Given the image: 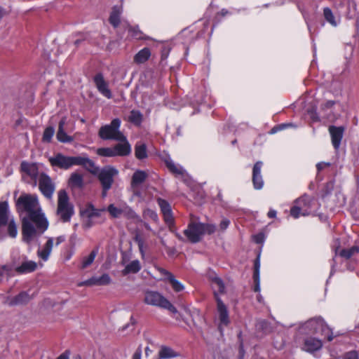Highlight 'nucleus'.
<instances>
[{
  "mask_svg": "<svg viewBox=\"0 0 359 359\" xmlns=\"http://www.w3.org/2000/svg\"><path fill=\"white\" fill-rule=\"evenodd\" d=\"M16 209L18 212H25L28 219H22V239L29 243L37 234L43 233L48 226V222L41 212L36 195L22 194L16 201Z\"/></svg>",
  "mask_w": 359,
  "mask_h": 359,
  "instance_id": "1",
  "label": "nucleus"
},
{
  "mask_svg": "<svg viewBox=\"0 0 359 359\" xmlns=\"http://www.w3.org/2000/svg\"><path fill=\"white\" fill-rule=\"evenodd\" d=\"M299 330L303 334L320 333L330 341L333 339L331 330L327 327L324 320L320 317L311 318L299 327Z\"/></svg>",
  "mask_w": 359,
  "mask_h": 359,
  "instance_id": "2",
  "label": "nucleus"
},
{
  "mask_svg": "<svg viewBox=\"0 0 359 359\" xmlns=\"http://www.w3.org/2000/svg\"><path fill=\"white\" fill-rule=\"evenodd\" d=\"M74 214V208L69 202V198L65 189L57 193V204L56 215L62 222H69Z\"/></svg>",
  "mask_w": 359,
  "mask_h": 359,
  "instance_id": "3",
  "label": "nucleus"
},
{
  "mask_svg": "<svg viewBox=\"0 0 359 359\" xmlns=\"http://www.w3.org/2000/svg\"><path fill=\"white\" fill-rule=\"evenodd\" d=\"M144 302L148 305L167 309L172 313H177V309L170 301L156 291L147 290L144 292Z\"/></svg>",
  "mask_w": 359,
  "mask_h": 359,
  "instance_id": "4",
  "label": "nucleus"
},
{
  "mask_svg": "<svg viewBox=\"0 0 359 359\" xmlns=\"http://www.w3.org/2000/svg\"><path fill=\"white\" fill-rule=\"evenodd\" d=\"M121 120L118 118L113 119L108 125L102 126L99 130V137L104 140H125V135L119 130Z\"/></svg>",
  "mask_w": 359,
  "mask_h": 359,
  "instance_id": "5",
  "label": "nucleus"
},
{
  "mask_svg": "<svg viewBox=\"0 0 359 359\" xmlns=\"http://www.w3.org/2000/svg\"><path fill=\"white\" fill-rule=\"evenodd\" d=\"M118 171L111 165L104 166L100 170L96 176L102 186V196L105 197L108 191L112 187L114 182V177L118 175Z\"/></svg>",
  "mask_w": 359,
  "mask_h": 359,
  "instance_id": "6",
  "label": "nucleus"
},
{
  "mask_svg": "<svg viewBox=\"0 0 359 359\" xmlns=\"http://www.w3.org/2000/svg\"><path fill=\"white\" fill-rule=\"evenodd\" d=\"M78 156H67L60 153L57 154L49 158V162L52 166L57 167L60 169L67 170L73 165H76Z\"/></svg>",
  "mask_w": 359,
  "mask_h": 359,
  "instance_id": "7",
  "label": "nucleus"
},
{
  "mask_svg": "<svg viewBox=\"0 0 359 359\" xmlns=\"http://www.w3.org/2000/svg\"><path fill=\"white\" fill-rule=\"evenodd\" d=\"M39 189L41 194L48 199H51L55 190L52 179L45 172H41L37 180Z\"/></svg>",
  "mask_w": 359,
  "mask_h": 359,
  "instance_id": "8",
  "label": "nucleus"
},
{
  "mask_svg": "<svg viewBox=\"0 0 359 359\" xmlns=\"http://www.w3.org/2000/svg\"><path fill=\"white\" fill-rule=\"evenodd\" d=\"M201 222H191L189 224L187 229L184 231V235L188 240L196 243L200 241L203 236V229Z\"/></svg>",
  "mask_w": 359,
  "mask_h": 359,
  "instance_id": "9",
  "label": "nucleus"
},
{
  "mask_svg": "<svg viewBox=\"0 0 359 359\" xmlns=\"http://www.w3.org/2000/svg\"><path fill=\"white\" fill-rule=\"evenodd\" d=\"M147 177V173L143 170H138L133 173L130 182V190L134 196L142 197L140 184L146 180Z\"/></svg>",
  "mask_w": 359,
  "mask_h": 359,
  "instance_id": "10",
  "label": "nucleus"
},
{
  "mask_svg": "<svg viewBox=\"0 0 359 359\" xmlns=\"http://www.w3.org/2000/svg\"><path fill=\"white\" fill-rule=\"evenodd\" d=\"M20 170L30 177L33 181L34 187L36 186L40 174L39 173V168L36 163L22 161L20 164Z\"/></svg>",
  "mask_w": 359,
  "mask_h": 359,
  "instance_id": "11",
  "label": "nucleus"
},
{
  "mask_svg": "<svg viewBox=\"0 0 359 359\" xmlns=\"http://www.w3.org/2000/svg\"><path fill=\"white\" fill-rule=\"evenodd\" d=\"M157 203L163 215L165 222L168 225L171 230L172 226L174 225V217L172 213L170 205L167 201L161 198H157Z\"/></svg>",
  "mask_w": 359,
  "mask_h": 359,
  "instance_id": "12",
  "label": "nucleus"
},
{
  "mask_svg": "<svg viewBox=\"0 0 359 359\" xmlns=\"http://www.w3.org/2000/svg\"><path fill=\"white\" fill-rule=\"evenodd\" d=\"M328 131L331 137V141L333 147L335 150H338L340 147L341 142L344 137L345 127L330 126L328 128Z\"/></svg>",
  "mask_w": 359,
  "mask_h": 359,
  "instance_id": "13",
  "label": "nucleus"
},
{
  "mask_svg": "<svg viewBox=\"0 0 359 359\" xmlns=\"http://www.w3.org/2000/svg\"><path fill=\"white\" fill-rule=\"evenodd\" d=\"M215 300L217 302V310L219 315L220 324L228 325L229 323V311L226 306L224 304L217 294L215 292Z\"/></svg>",
  "mask_w": 359,
  "mask_h": 359,
  "instance_id": "14",
  "label": "nucleus"
},
{
  "mask_svg": "<svg viewBox=\"0 0 359 359\" xmlns=\"http://www.w3.org/2000/svg\"><path fill=\"white\" fill-rule=\"evenodd\" d=\"M95 84L99 92L104 97L110 99L112 97L111 92L108 87V83L105 81L102 74H97L94 77Z\"/></svg>",
  "mask_w": 359,
  "mask_h": 359,
  "instance_id": "15",
  "label": "nucleus"
},
{
  "mask_svg": "<svg viewBox=\"0 0 359 359\" xmlns=\"http://www.w3.org/2000/svg\"><path fill=\"white\" fill-rule=\"evenodd\" d=\"M119 142L113 147L115 156H127L131 153V146L125 136V140H116Z\"/></svg>",
  "mask_w": 359,
  "mask_h": 359,
  "instance_id": "16",
  "label": "nucleus"
},
{
  "mask_svg": "<svg viewBox=\"0 0 359 359\" xmlns=\"http://www.w3.org/2000/svg\"><path fill=\"white\" fill-rule=\"evenodd\" d=\"M262 167V162L257 161L255 163L252 169V182L255 189H260L264 185L262 177L261 175V169Z\"/></svg>",
  "mask_w": 359,
  "mask_h": 359,
  "instance_id": "17",
  "label": "nucleus"
},
{
  "mask_svg": "<svg viewBox=\"0 0 359 359\" xmlns=\"http://www.w3.org/2000/svg\"><path fill=\"white\" fill-rule=\"evenodd\" d=\"M323 346L321 340L314 337H307L304 339L302 349L307 352H314Z\"/></svg>",
  "mask_w": 359,
  "mask_h": 359,
  "instance_id": "18",
  "label": "nucleus"
},
{
  "mask_svg": "<svg viewBox=\"0 0 359 359\" xmlns=\"http://www.w3.org/2000/svg\"><path fill=\"white\" fill-rule=\"evenodd\" d=\"M158 271L165 277L175 292H180L184 290L183 285L175 279L172 273L163 268H159Z\"/></svg>",
  "mask_w": 359,
  "mask_h": 359,
  "instance_id": "19",
  "label": "nucleus"
},
{
  "mask_svg": "<svg viewBox=\"0 0 359 359\" xmlns=\"http://www.w3.org/2000/svg\"><path fill=\"white\" fill-rule=\"evenodd\" d=\"M311 202L312 198L309 196L304 195L295 200L294 203L298 205L299 208H301L303 216H307L310 214Z\"/></svg>",
  "mask_w": 359,
  "mask_h": 359,
  "instance_id": "20",
  "label": "nucleus"
},
{
  "mask_svg": "<svg viewBox=\"0 0 359 359\" xmlns=\"http://www.w3.org/2000/svg\"><path fill=\"white\" fill-rule=\"evenodd\" d=\"M123 12L122 6H114L109 15V22L114 28H117L121 23V15Z\"/></svg>",
  "mask_w": 359,
  "mask_h": 359,
  "instance_id": "21",
  "label": "nucleus"
},
{
  "mask_svg": "<svg viewBox=\"0 0 359 359\" xmlns=\"http://www.w3.org/2000/svg\"><path fill=\"white\" fill-rule=\"evenodd\" d=\"M77 159L79 163H77L76 165H82L93 175H96L100 170L99 167L88 158L78 156Z\"/></svg>",
  "mask_w": 359,
  "mask_h": 359,
  "instance_id": "22",
  "label": "nucleus"
},
{
  "mask_svg": "<svg viewBox=\"0 0 359 359\" xmlns=\"http://www.w3.org/2000/svg\"><path fill=\"white\" fill-rule=\"evenodd\" d=\"M31 297L27 292H21L18 295L9 299L8 304L11 306L22 305L28 303Z\"/></svg>",
  "mask_w": 359,
  "mask_h": 359,
  "instance_id": "23",
  "label": "nucleus"
},
{
  "mask_svg": "<svg viewBox=\"0 0 359 359\" xmlns=\"http://www.w3.org/2000/svg\"><path fill=\"white\" fill-rule=\"evenodd\" d=\"M66 124V118L63 117L59 122L58 130L56 135L57 139L61 142H71L73 141V138L67 135L65 132L64 126Z\"/></svg>",
  "mask_w": 359,
  "mask_h": 359,
  "instance_id": "24",
  "label": "nucleus"
},
{
  "mask_svg": "<svg viewBox=\"0 0 359 359\" xmlns=\"http://www.w3.org/2000/svg\"><path fill=\"white\" fill-rule=\"evenodd\" d=\"M68 185L72 189H81L83 187V177L78 172L71 174Z\"/></svg>",
  "mask_w": 359,
  "mask_h": 359,
  "instance_id": "25",
  "label": "nucleus"
},
{
  "mask_svg": "<svg viewBox=\"0 0 359 359\" xmlns=\"http://www.w3.org/2000/svg\"><path fill=\"white\" fill-rule=\"evenodd\" d=\"M37 268V264L34 261L23 262L19 266L15 268L18 273H27L34 271Z\"/></svg>",
  "mask_w": 359,
  "mask_h": 359,
  "instance_id": "26",
  "label": "nucleus"
},
{
  "mask_svg": "<svg viewBox=\"0 0 359 359\" xmlns=\"http://www.w3.org/2000/svg\"><path fill=\"white\" fill-rule=\"evenodd\" d=\"M53 246V238H49L47 242L45 243L42 250H39L37 252L38 256L43 260H48L49 255L52 251Z\"/></svg>",
  "mask_w": 359,
  "mask_h": 359,
  "instance_id": "27",
  "label": "nucleus"
},
{
  "mask_svg": "<svg viewBox=\"0 0 359 359\" xmlns=\"http://www.w3.org/2000/svg\"><path fill=\"white\" fill-rule=\"evenodd\" d=\"M151 54V50L149 48H144L135 54L133 61L138 65L143 64L149 59Z\"/></svg>",
  "mask_w": 359,
  "mask_h": 359,
  "instance_id": "28",
  "label": "nucleus"
},
{
  "mask_svg": "<svg viewBox=\"0 0 359 359\" xmlns=\"http://www.w3.org/2000/svg\"><path fill=\"white\" fill-rule=\"evenodd\" d=\"M100 210L95 208L91 203H88L85 209L81 210L80 213L81 216L86 217L88 219H92L93 217H100Z\"/></svg>",
  "mask_w": 359,
  "mask_h": 359,
  "instance_id": "29",
  "label": "nucleus"
},
{
  "mask_svg": "<svg viewBox=\"0 0 359 359\" xmlns=\"http://www.w3.org/2000/svg\"><path fill=\"white\" fill-rule=\"evenodd\" d=\"M259 268H260V259L259 255L256 258L254 263V273L253 279L255 282L254 291L258 292L260 291L259 286Z\"/></svg>",
  "mask_w": 359,
  "mask_h": 359,
  "instance_id": "30",
  "label": "nucleus"
},
{
  "mask_svg": "<svg viewBox=\"0 0 359 359\" xmlns=\"http://www.w3.org/2000/svg\"><path fill=\"white\" fill-rule=\"evenodd\" d=\"M164 163L168 169L172 173L177 175H182L184 174L183 168L180 166L175 165L170 156H168L164 158Z\"/></svg>",
  "mask_w": 359,
  "mask_h": 359,
  "instance_id": "31",
  "label": "nucleus"
},
{
  "mask_svg": "<svg viewBox=\"0 0 359 359\" xmlns=\"http://www.w3.org/2000/svg\"><path fill=\"white\" fill-rule=\"evenodd\" d=\"M212 287L214 290V296L215 297V292L219 296V294L225 292V286L222 280L218 277H215L212 279Z\"/></svg>",
  "mask_w": 359,
  "mask_h": 359,
  "instance_id": "32",
  "label": "nucleus"
},
{
  "mask_svg": "<svg viewBox=\"0 0 359 359\" xmlns=\"http://www.w3.org/2000/svg\"><path fill=\"white\" fill-rule=\"evenodd\" d=\"M143 120V115L142 114L138 111V110H132L130 112V114L128 117V121L135 125V126H140Z\"/></svg>",
  "mask_w": 359,
  "mask_h": 359,
  "instance_id": "33",
  "label": "nucleus"
},
{
  "mask_svg": "<svg viewBox=\"0 0 359 359\" xmlns=\"http://www.w3.org/2000/svg\"><path fill=\"white\" fill-rule=\"evenodd\" d=\"M135 156L139 160L147 158V146L144 143H137L135 146Z\"/></svg>",
  "mask_w": 359,
  "mask_h": 359,
  "instance_id": "34",
  "label": "nucleus"
},
{
  "mask_svg": "<svg viewBox=\"0 0 359 359\" xmlns=\"http://www.w3.org/2000/svg\"><path fill=\"white\" fill-rule=\"evenodd\" d=\"M141 269L140 262L138 260L132 261L122 271V274L126 276L129 273H136Z\"/></svg>",
  "mask_w": 359,
  "mask_h": 359,
  "instance_id": "35",
  "label": "nucleus"
},
{
  "mask_svg": "<svg viewBox=\"0 0 359 359\" xmlns=\"http://www.w3.org/2000/svg\"><path fill=\"white\" fill-rule=\"evenodd\" d=\"M177 355L178 354L175 353L173 349L168 346H162L158 352L160 359H168L175 358Z\"/></svg>",
  "mask_w": 359,
  "mask_h": 359,
  "instance_id": "36",
  "label": "nucleus"
},
{
  "mask_svg": "<svg viewBox=\"0 0 359 359\" xmlns=\"http://www.w3.org/2000/svg\"><path fill=\"white\" fill-rule=\"evenodd\" d=\"M98 253V248H94L88 256L84 257L82 259L81 269H86L94 261L96 255Z\"/></svg>",
  "mask_w": 359,
  "mask_h": 359,
  "instance_id": "37",
  "label": "nucleus"
},
{
  "mask_svg": "<svg viewBox=\"0 0 359 359\" xmlns=\"http://www.w3.org/2000/svg\"><path fill=\"white\" fill-rule=\"evenodd\" d=\"M128 31L129 36L137 40H142L145 39L144 34L140 30L138 27H133L128 25Z\"/></svg>",
  "mask_w": 359,
  "mask_h": 359,
  "instance_id": "38",
  "label": "nucleus"
},
{
  "mask_svg": "<svg viewBox=\"0 0 359 359\" xmlns=\"http://www.w3.org/2000/svg\"><path fill=\"white\" fill-rule=\"evenodd\" d=\"M92 280L93 285H107L111 279L107 273H104L100 277H92Z\"/></svg>",
  "mask_w": 359,
  "mask_h": 359,
  "instance_id": "39",
  "label": "nucleus"
},
{
  "mask_svg": "<svg viewBox=\"0 0 359 359\" xmlns=\"http://www.w3.org/2000/svg\"><path fill=\"white\" fill-rule=\"evenodd\" d=\"M359 252V248L357 246H353L351 248L348 249H343L340 250L339 255L341 257H344L345 259H349L353 255L357 254Z\"/></svg>",
  "mask_w": 359,
  "mask_h": 359,
  "instance_id": "40",
  "label": "nucleus"
},
{
  "mask_svg": "<svg viewBox=\"0 0 359 359\" xmlns=\"http://www.w3.org/2000/svg\"><path fill=\"white\" fill-rule=\"evenodd\" d=\"M323 15L325 19V20L329 22L330 25H332L334 27H336L337 25V22L335 20L334 15L332 11V10L328 8H324L323 9Z\"/></svg>",
  "mask_w": 359,
  "mask_h": 359,
  "instance_id": "41",
  "label": "nucleus"
},
{
  "mask_svg": "<svg viewBox=\"0 0 359 359\" xmlns=\"http://www.w3.org/2000/svg\"><path fill=\"white\" fill-rule=\"evenodd\" d=\"M97 154L104 157H114L113 147H102L97 149Z\"/></svg>",
  "mask_w": 359,
  "mask_h": 359,
  "instance_id": "42",
  "label": "nucleus"
},
{
  "mask_svg": "<svg viewBox=\"0 0 359 359\" xmlns=\"http://www.w3.org/2000/svg\"><path fill=\"white\" fill-rule=\"evenodd\" d=\"M55 133V129L52 126L47 127L43 134L42 140L43 142H50Z\"/></svg>",
  "mask_w": 359,
  "mask_h": 359,
  "instance_id": "43",
  "label": "nucleus"
},
{
  "mask_svg": "<svg viewBox=\"0 0 359 359\" xmlns=\"http://www.w3.org/2000/svg\"><path fill=\"white\" fill-rule=\"evenodd\" d=\"M107 210L111 217L116 218L119 217L123 212L122 209L116 208L114 204H111L108 206Z\"/></svg>",
  "mask_w": 359,
  "mask_h": 359,
  "instance_id": "44",
  "label": "nucleus"
},
{
  "mask_svg": "<svg viewBox=\"0 0 359 359\" xmlns=\"http://www.w3.org/2000/svg\"><path fill=\"white\" fill-rule=\"evenodd\" d=\"M8 235L12 237L15 238L17 236L18 230H17V225L13 221V219H11L8 222Z\"/></svg>",
  "mask_w": 359,
  "mask_h": 359,
  "instance_id": "45",
  "label": "nucleus"
},
{
  "mask_svg": "<svg viewBox=\"0 0 359 359\" xmlns=\"http://www.w3.org/2000/svg\"><path fill=\"white\" fill-rule=\"evenodd\" d=\"M290 215L295 219L298 218L299 216H303L301 208H299L294 203L290 208Z\"/></svg>",
  "mask_w": 359,
  "mask_h": 359,
  "instance_id": "46",
  "label": "nucleus"
},
{
  "mask_svg": "<svg viewBox=\"0 0 359 359\" xmlns=\"http://www.w3.org/2000/svg\"><path fill=\"white\" fill-rule=\"evenodd\" d=\"M203 229V235L205 233L212 234L215 231V226L211 224L201 223Z\"/></svg>",
  "mask_w": 359,
  "mask_h": 359,
  "instance_id": "47",
  "label": "nucleus"
},
{
  "mask_svg": "<svg viewBox=\"0 0 359 359\" xmlns=\"http://www.w3.org/2000/svg\"><path fill=\"white\" fill-rule=\"evenodd\" d=\"M343 359H359L358 353L355 351H348L343 355Z\"/></svg>",
  "mask_w": 359,
  "mask_h": 359,
  "instance_id": "48",
  "label": "nucleus"
},
{
  "mask_svg": "<svg viewBox=\"0 0 359 359\" xmlns=\"http://www.w3.org/2000/svg\"><path fill=\"white\" fill-rule=\"evenodd\" d=\"M170 48L168 46H163L161 48V59L165 60L168 57Z\"/></svg>",
  "mask_w": 359,
  "mask_h": 359,
  "instance_id": "49",
  "label": "nucleus"
},
{
  "mask_svg": "<svg viewBox=\"0 0 359 359\" xmlns=\"http://www.w3.org/2000/svg\"><path fill=\"white\" fill-rule=\"evenodd\" d=\"M165 250L167 254L168 255V256H170V257L174 256L177 252V250H176L175 248H174V247L165 246Z\"/></svg>",
  "mask_w": 359,
  "mask_h": 359,
  "instance_id": "50",
  "label": "nucleus"
},
{
  "mask_svg": "<svg viewBox=\"0 0 359 359\" xmlns=\"http://www.w3.org/2000/svg\"><path fill=\"white\" fill-rule=\"evenodd\" d=\"M334 103H335L334 101L328 100L325 103L322 104L321 107H322L323 109H330V108H332L334 106Z\"/></svg>",
  "mask_w": 359,
  "mask_h": 359,
  "instance_id": "51",
  "label": "nucleus"
},
{
  "mask_svg": "<svg viewBox=\"0 0 359 359\" xmlns=\"http://www.w3.org/2000/svg\"><path fill=\"white\" fill-rule=\"evenodd\" d=\"M229 219H223L220 224H219V227L222 230H225L229 225Z\"/></svg>",
  "mask_w": 359,
  "mask_h": 359,
  "instance_id": "52",
  "label": "nucleus"
},
{
  "mask_svg": "<svg viewBox=\"0 0 359 359\" xmlns=\"http://www.w3.org/2000/svg\"><path fill=\"white\" fill-rule=\"evenodd\" d=\"M328 166H330V163H324V162L318 163L316 165L317 170L319 172L321 171L322 170H323L325 168L328 167Z\"/></svg>",
  "mask_w": 359,
  "mask_h": 359,
  "instance_id": "53",
  "label": "nucleus"
},
{
  "mask_svg": "<svg viewBox=\"0 0 359 359\" xmlns=\"http://www.w3.org/2000/svg\"><path fill=\"white\" fill-rule=\"evenodd\" d=\"M78 285L79 286H93V284L92 278L79 283Z\"/></svg>",
  "mask_w": 359,
  "mask_h": 359,
  "instance_id": "54",
  "label": "nucleus"
},
{
  "mask_svg": "<svg viewBox=\"0 0 359 359\" xmlns=\"http://www.w3.org/2000/svg\"><path fill=\"white\" fill-rule=\"evenodd\" d=\"M70 351L67 350L60 354L56 359H69Z\"/></svg>",
  "mask_w": 359,
  "mask_h": 359,
  "instance_id": "55",
  "label": "nucleus"
},
{
  "mask_svg": "<svg viewBox=\"0 0 359 359\" xmlns=\"http://www.w3.org/2000/svg\"><path fill=\"white\" fill-rule=\"evenodd\" d=\"M142 351L140 348L136 350V351L133 355L132 359H141Z\"/></svg>",
  "mask_w": 359,
  "mask_h": 359,
  "instance_id": "56",
  "label": "nucleus"
},
{
  "mask_svg": "<svg viewBox=\"0 0 359 359\" xmlns=\"http://www.w3.org/2000/svg\"><path fill=\"white\" fill-rule=\"evenodd\" d=\"M263 240H264L263 234L260 233V234L255 236V241L257 243H262Z\"/></svg>",
  "mask_w": 359,
  "mask_h": 359,
  "instance_id": "57",
  "label": "nucleus"
},
{
  "mask_svg": "<svg viewBox=\"0 0 359 359\" xmlns=\"http://www.w3.org/2000/svg\"><path fill=\"white\" fill-rule=\"evenodd\" d=\"M65 241V237L64 236H60L57 237L56 238L55 245H60V243H62Z\"/></svg>",
  "mask_w": 359,
  "mask_h": 359,
  "instance_id": "58",
  "label": "nucleus"
},
{
  "mask_svg": "<svg viewBox=\"0 0 359 359\" xmlns=\"http://www.w3.org/2000/svg\"><path fill=\"white\" fill-rule=\"evenodd\" d=\"M135 241L137 243V245H140L141 246V244L144 243V241L142 239V238L137 235L135 238H134Z\"/></svg>",
  "mask_w": 359,
  "mask_h": 359,
  "instance_id": "59",
  "label": "nucleus"
},
{
  "mask_svg": "<svg viewBox=\"0 0 359 359\" xmlns=\"http://www.w3.org/2000/svg\"><path fill=\"white\" fill-rule=\"evenodd\" d=\"M269 218H274L276 216V211L274 210H270L267 214Z\"/></svg>",
  "mask_w": 359,
  "mask_h": 359,
  "instance_id": "60",
  "label": "nucleus"
},
{
  "mask_svg": "<svg viewBox=\"0 0 359 359\" xmlns=\"http://www.w3.org/2000/svg\"><path fill=\"white\" fill-rule=\"evenodd\" d=\"M229 13V11L225 9V8H223L222 9L219 13H218V15H221L222 17H224L226 16V15H228Z\"/></svg>",
  "mask_w": 359,
  "mask_h": 359,
  "instance_id": "61",
  "label": "nucleus"
},
{
  "mask_svg": "<svg viewBox=\"0 0 359 359\" xmlns=\"http://www.w3.org/2000/svg\"><path fill=\"white\" fill-rule=\"evenodd\" d=\"M7 14V12L5 10V8H4L3 7H1L0 6V20L3 18L4 16H5Z\"/></svg>",
  "mask_w": 359,
  "mask_h": 359,
  "instance_id": "62",
  "label": "nucleus"
},
{
  "mask_svg": "<svg viewBox=\"0 0 359 359\" xmlns=\"http://www.w3.org/2000/svg\"><path fill=\"white\" fill-rule=\"evenodd\" d=\"M311 118L313 121H319V118L316 112H312Z\"/></svg>",
  "mask_w": 359,
  "mask_h": 359,
  "instance_id": "63",
  "label": "nucleus"
},
{
  "mask_svg": "<svg viewBox=\"0 0 359 359\" xmlns=\"http://www.w3.org/2000/svg\"><path fill=\"white\" fill-rule=\"evenodd\" d=\"M150 217L152 219H154V221H156L158 219V216L154 212H150Z\"/></svg>",
  "mask_w": 359,
  "mask_h": 359,
  "instance_id": "64",
  "label": "nucleus"
}]
</instances>
